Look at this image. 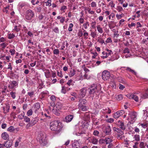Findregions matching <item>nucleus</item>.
I'll return each mask as SVG.
<instances>
[{
  "mask_svg": "<svg viewBox=\"0 0 148 148\" xmlns=\"http://www.w3.org/2000/svg\"><path fill=\"white\" fill-rule=\"evenodd\" d=\"M34 15V12L31 10L27 11L25 16L26 18L28 20H31Z\"/></svg>",
  "mask_w": 148,
  "mask_h": 148,
  "instance_id": "39448f33",
  "label": "nucleus"
},
{
  "mask_svg": "<svg viewBox=\"0 0 148 148\" xmlns=\"http://www.w3.org/2000/svg\"><path fill=\"white\" fill-rule=\"evenodd\" d=\"M75 70L73 69L72 70H71L69 74V76L72 77L75 74Z\"/></svg>",
  "mask_w": 148,
  "mask_h": 148,
  "instance_id": "e433bc0d",
  "label": "nucleus"
},
{
  "mask_svg": "<svg viewBox=\"0 0 148 148\" xmlns=\"http://www.w3.org/2000/svg\"><path fill=\"white\" fill-rule=\"evenodd\" d=\"M109 5H110L111 8H114L115 6V4L114 3L113 1H111L109 3Z\"/></svg>",
  "mask_w": 148,
  "mask_h": 148,
  "instance_id": "4d7b16f0",
  "label": "nucleus"
},
{
  "mask_svg": "<svg viewBox=\"0 0 148 148\" xmlns=\"http://www.w3.org/2000/svg\"><path fill=\"white\" fill-rule=\"evenodd\" d=\"M38 138L40 144L42 146H44L47 145L48 143L45 135L42 133L40 134Z\"/></svg>",
  "mask_w": 148,
  "mask_h": 148,
  "instance_id": "f03ea898",
  "label": "nucleus"
},
{
  "mask_svg": "<svg viewBox=\"0 0 148 148\" xmlns=\"http://www.w3.org/2000/svg\"><path fill=\"white\" fill-rule=\"evenodd\" d=\"M12 84H13L15 87L18 86V83L17 82L15 81H10Z\"/></svg>",
  "mask_w": 148,
  "mask_h": 148,
  "instance_id": "09e8293b",
  "label": "nucleus"
},
{
  "mask_svg": "<svg viewBox=\"0 0 148 148\" xmlns=\"http://www.w3.org/2000/svg\"><path fill=\"white\" fill-rule=\"evenodd\" d=\"M8 88L12 90L14 88L15 86L12 84L11 82H9V84L8 85Z\"/></svg>",
  "mask_w": 148,
  "mask_h": 148,
  "instance_id": "58836bf2",
  "label": "nucleus"
},
{
  "mask_svg": "<svg viewBox=\"0 0 148 148\" xmlns=\"http://www.w3.org/2000/svg\"><path fill=\"white\" fill-rule=\"evenodd\" d=\"M1 137L4 140H7L9 138V135L6 132H3L2 134Z\"/></svg>",
  "mask_w": 148,
  "mask_h": 148,
  "instance_id": "412c9836",
  "label": "nucleus"
},
{
  "mask_svg": "<svg viewBox=\"0 0 148 148\" xmlns=\"http://www.w3.org/2000/svg\"><path fill=\"white\" fill-rule=\"evenodd\" d=\"M142 97L144 99L148 98V89L147 91L143 95Z\"/></svg>",
  "mask_w": 148,
  "mask_h": 148,
  "instance_id": "79ce46f5",
  "label": "nucleus"
},
{
  "mask_svg": "<svg viewBox=\"0 0 148 148\" xmlns=\"http://www.w3.org/2000/svg\"><path fill=\"white\" fill-rule=\"evenodd\" d=\"M97 29L98 31L100 33L102 34L103 33L102 28L99 25L97 26Z\"/></svg>",
  "mask_w": 148,
  "mask_h": 148,
  "instance_id": "c85d7f7f",
  "label": "nucleus"
},
{
  "mask_svg": "<svg viewBox=\"0 0 148 148\" xmlns=\"http://www.w3.org/2000/svg\"><path fill=\"white\" fill-rule=\"evenodd\" d=\"M52 112L53 113L57 116H59L60 114L61 111L53 107L52 110Z\"/></svg>",
  "mask_w": 148,
  "mask_h": 148,
  "instance_id": "aec40b11",
  "label": "nucleus"
},
{
  "mask_svg": "<svg viewBox=\"0 0 148 148\" xmlns=\"http://www.w3.org/2000/svg\"><path fill=\"white\" fill-rule=\"evenodd\" d=\"M123 96L122 95L120 94L116 96V99L117 100L120 101L123 99Z\"/></svg>",
  "mask_w": 148,
  "mask_h": 148,
  "instance_id": "7c9ffc66",
  "label": "nucleus"
},
{
  "mask_svg": "<svg viewBox=\"0 0 148 148\" xmlns=\"http://www.w3.org/2000/svg\"><path fill=\"white\" fill-rule=\"evenodd\" d=\"M124 113L123 110L119 111L115 113L113 115V117L114 118L116 119L119 117L123 115Z\"/></svg>",
  "mask_w": 148,
  "mask_h": 148,
  "instance_id": "9b49d317",
  "label": "nucleus"
},
{
  "mask_svg": "<svg viewBox=\"0 0 148 148\" xmlns=\"http://www.w3.org/2000/svg\"><path fill=\"white\" fill-rule=\"evenodd\" d=\"M112 141V140L110 138H105V142L106 144L110 143Z\"/></svg>",
  "mask_w": 148,
  "mask_h": 148,
  "instance_id": "bb28decb",
  "label": "nucleus"
},
{
  "mask_svg": "<svg viewBox=\"0 0 148 148\" xmlns=\"http://www.w3.org/2000/svg\"><path fill=\"white\" fill-rule=\"evenodd\" d=\"M16 93L15 92L12 91L10 92V95H11V97H12V98L13 99H15L16 97Z\"/></svg>",
  "mask_w": 148,
  "mask_h": 148,
  "instance_id": "473e14b6",
  "label": "nucleus"
},
{
  "mask_svg": "<svg viewBox=\"0 0 148 148\" xmlns=\"http://www.w3.org/2000/svg\"><path fill=\"white\" fill-rule=\"evenodd\" d=\"M53 107L60 111L62 106L61 103L58 102L56 103L55 106Z\"/></svg>",
  "mask_w": 148,
  "mask_h": 148,
  "instance_id": "5701e85b",
  "label": "nucleus"
},
{
  "mask_svg": "<svg viewBox=\"0 0 148 148\" xmlns=\"http://www.w3.org/2000/svg\"><path fill=\"white\" fill-rule=\"evenodd\" d=\"M25 115L24 112H23V113H21L18 116V118L20 119H22L24 118Z\"/></svg>",
  "mask_w": 148,
  "mask_h": 148,
  "instance_id": "f704fd0d",
  "label": "nucleus"
},
{
  "mask_svg": "<svg viewBox=\"0 0 148 148\" xmlns=\"http://www.w3.org/2000/svg\"><path fill=\"white\" fill-rule=\"evenodd\" d=\"M89 141L92 143L96 145L98 142V139L94 136H92L89 138Z\"/></svg>",
  "mask_w": 148,
  "mask_h": 148,
  "instance_id": "ddd939ff",
  "label": "nucleus"
},
{
  "mask_svg": "<svg viewBox=\"0 0 148 148\" xmlns=\"http://www.w3.org/2000/svg\"><path fill=\"white\" fill-rule=\"evenodd\" d=\"M33 111L32 109H30L28 110L27 113V115L28 116H31L33 114Z\"/></svg>",
  "mask_w": 148,
  "mask_h": 148,
  "instance_id": "4c0bfd02",
  "label": "nucleus"
},
{
  "mask_svg": "<svg viewBox=\"0 0 148 148\" xmlns=\"http://www.w3.org/2000/svg\"><path fill=\"white\" fill-rule=\"evenodd\" d=\"M111 77L109 72L108 71L105 70L103 71L102 74V79L105 81L108 80Z\"/></svg>",
  "mask_w": 148,
  "mask_h": 148,
  "instance_id": "20e7f679",
  "label": "nucleus"
},
{
  "mask_svg": "<svg viewBox=\"0 0 148 148\" xmlns=\"http://www.w3.org/2000/svg\"><path fill=\"white\" fill-rule=\"evenodd\" d=\"M83 35V33L82 32L81 30L79 31L78 33V36L79 37H81Z\"/></svg>",
  "mask_w": 148,
  "mask_h": 148,
  "instance_id": "69168bd1",
  "label": "nucleus"
},
{
  "mask_svg": "<svg viewBox=\"0 0 148 148\" xmlns=\"http://www.w3.org/2000/svg\"><path fill=\"white\" fill-rule=\"evenodd\" d=\"M60 51L58 49H55L53 51V53L55 55H58L59 54Z\"/></svg>",
  "mask_w": 148,
  "mask_h": 148,
  "instance_id": "c03bdc74",
  "label": "nucleus"
},
{
  "mask_svg": "<svg viewBox=\"0 0 148 148\" xmlns=\"http://www.w3.org/2000/svg\"><path fill=\"white\" fill-rule=\"evenodd\" d=\"M97 90V86L96 84H93L91 86L89 91V94L93 95Z\"/></svg>",
  "mask_w": 148,
  "mask_h": 148,
  "instance_id": "9d476101",
  "label": "nucleus"
},
{
  "mask_svg": "<svg viewBox=\"0 0 148 148\" xmlns=\"http://www.w3.org/2000/svg\"><path fill=\"white\" fill-rule=\"evenodd\" d=\"M106 50L108 52V53H105L104 51H103L102 52V54L104 55L101 56V58L103 59L106 58L109 56H110L112 52V51L111 50H109L108 48L106 49Z\"/></svg>",
  "mask_w": 148,
  "mask_h": 148,
  "instance_id": "6e6552de",
  "label": "nucleus"
},
{
  "mask_svg": "<svg viewBox=\"0 0 148 148\" xmlns=\"http://www.w3.org/2000/svg\"><path fill=\"white\" fill-rule=\"evenodd\" d=\"M123 53H130L129 49L127 48H125L123 50Z\"/></svg>",
  "mask_w": 148,
  "mask_h": 148,
  "instance_id": "603ef678",
  "label": "nucleus"
},
{
  "mask_svg": "<svg viewBox=\"0 0 148 148\" xmlns=\"http://www.w3.org/2000/svg\"><path fill=\"white\" fill-rule=\"evenodd\" d=\"M99 134V132L98 131L96 130H94L93 132V134L94 135L97 136H98Z\"/></svg>",
  "mask_w": 148,
  "mask_h": 148,
  "instance_id": "5fc2aeb1",
  "label": "nucleus"
},
{
  "mask_svg": "<svg viewBox=\"0 0 148 148\" xmlns=\"http://www.w3.org/2000/svg\"><path fill=\"white\" fill-rule=\"evenodd\" d=\"M0 45L2 48H4L7 46V45L5 42L2 43L0 44Z\"/></svg>",
  "mask_w": 148,
  "mask_h": 148,
  "instance_id": "774afa93",
  "label": "nucleus"
},
{
  "mask_svg": "<svg viewBox=\"0 0 148 148\" xmlns=\"http://www.w3.org/2000/svg\"><path fill=\"white\" fill-rule=\"evenodd\" d=\"M136 114L135 112H133L131 116V119H132L134 120L135 118H136Z\"/></svg>",
  "mask_w": 148,
  "mask_h": 148,
  "instance_id": "3c124183",
  "label": "nucleus"
},
{
  "mask_svg": "<svg viewBox=\"0 0 148 148\" xmlns=\"http://www.w3.org/2000/svg\"><path fill=\"white\" fill-rule=\"evenodd\" d=\"M134 129L135 132L138 134H139L140 132V130L136 126L134 127Z\"/></svg>",
  "mask_w": 148,
  "mask_h": 148,
  "instance_id": "ea45409f",
  "label": "nucleus"
},
{
  "mask_svg": "<svg viewBox=\"0 0 148 148\" xmlns=\"http://www.w3.org/2000/svg\"><path fill=\"white\" fill-rule=\"evenodd\" d=\"M24 121L26 123H29L30 121V119L27 116H25L24 118Z\"/></svg>",
  "mask_w": 148,
  "mask_h": 148,
  "instance_id": "72a5a7b5",
  "label": "nucleus"
},
{
  "mask_svg": "<svg viewBox=\"0 0 148 148\" xmlns=\"http://www.w3.org/2000/svg\"><path fill=\"white\" fill-rule=\"evenodd\" d=\"M86 10L88 11L89 13L91 14H93L94 13V12L93 11L91 10V8H88L85 9Z\"/></svg>",
  "mask_w": 148,
  "mask_h": 148,
  "instance_id": "a18cd8bd",
  "label": "nucleus"
},
{
  "mask_svg": "<svg viewBox=\"0 0 148 148\" xmlns=\"http://www.w3.org/2000/svg\"><path fill=\"white\" fill-rule=\"evenodd\" d=\"M21 27V25H15L14 26V28L13 30H15L16 32H18L20 30Z\"/></svg>",
  "mask_w": 148,
  "mask_h": 148,
  "instance_id": "b1692460",
  "label": "nucleus"
},
{
  "mask_svg": "<svg viewBox=\"0 0 148 148\" xmlns=\"http://www.w3.org/2000/svg\"><path fill=\"white\" fill-rule=\"evenodd\" d=\"M2 108L3 112L4 114H6L9 111L10 106L8 103L5 104V105L2 107Z\"/></svg>",
  "mask_w": 148,
  "mask_h": 148,
  "instance_id": "f8f14e48",
  "label": "nucleus"
},
{
  "mask_svg": "<svg viewBox=\"0 0 148 148\" xmlns=\"http://www.w3.org/2000/svg\"><path fill=\"white\" fill-rule=\"evenodd\" d=\"M38 121L37 118H35L31 120L29 123L27 125V126L31 127L35 125Z\"/></svg>",
  "mask_w": 148,
  "mask_h": 148,
  "instance_id": "4468645a",
  "label": "nucleus"
},
{
  "mask_svg": "<svg viewBox=\"0 0 148 148\" xmlns=\"http://www.w3.org/2000/svg\"><path fill=\"white\" fill-rule=\"evenodd\" d=\"M86 128L85 127V125L84 124H83L81 125L80 126L79 128V134H82L84 133Z\"/></svg>",
  "mask_w": 148,
  "mask_h": 148,
  "instance_id": "dca6fc26",
  "label": "nucleus"
},
{
  "mask_svg": "<svg viewBox=\"0 0 148 148\" xmlns=\"http://www.w3.org/2000/svg\"><path fill=\"white\" fill-rule=\"evenodd\" d=\"M73 118V115H69L66 116L64 119V121L66 122H69L71 121Z\"/></svg>",
  "mask_w": 148,
  "mask_h": 148,
  "instance_id": "2eb2a0df",
  "label": "nucleus"
},
{
  "mask_svg": "<svg viewBox=\"0 0 148 148\" xmlns=\"http://www.w3.org/2000/svg\"><path fill=\"white\" fill-rule=\"evenodd\" d=\"M53 31L56 33H59V31L58 27H56L53 29Z\"/></svg>",
  "mask_w": 148,
  "mask_h": 148,
  "instance_id": "864d4df0",
  "label": "nucleus"
},
{
  "mask_svg": "<svg viewBox=\"0 0 148 148\" xmlns=\"http://www.w3.org/2000/svg\"><path fill=\"white\" fill-rule=\"evenodd\" d=\"M15 129L13 126H10L7 129V131L10 132H13L15 130Z\"/></svg>",
  "mask_w": 148,
  "mask_h": 148,
  "instance_id": "c756f323",
  "label": "nucleus"
},
{
  "mask_svg": "<svg viewBox=\"0 0 148 148\" xmlns=\"http://www.w3.org/2000/svg\"><path fill=\"white\" fill-rule=\"evenodd\" d=\"M9 5L5 7L3 10V11L4 12H5L6 13H7L8 12V10L9 9Z\"/></svg>",
  "mask_w": 148,
  "mask_h": 148,
  "instance_id": "37998d69",
  "label": "nucleus"
},
{
  "mask_svg": "<svg viewBox=\"0 0 148 148\" xmlns=\"http://www.w3.org/2000/svg\"><path fill=\"white\" fill-rule=\"evenodd\" d=\"M73 148H78L79 147V143L77 140H75L72 145Z\"/></svg>",
  "mask_w": 148,
  "mask_h": 148,
  "instance_id": "6ab92c4d",
  "label": "nucleus"
},
{
  "mask_svg": "<svg viewBox=\"0 0 148 148\" xmlns=\"http://www.w3.org/2000/svg\"><path fill=\"white\" fill-rule=\"evenodd\" d=\"M50 99L53 102H54L56 100L55 97L54 95H52L51 96Z\"/></svg>",
  "mask_w": 148,
  "mask_h": 148,
  "instance_id": "0e129e2a",
  "label": "nucleus"
},
{
  "mask_svg": "<svg viewBox=\"0 0 148 148\" xmlns=\"http://www.w3.org/2000/svg\"><path fill=\"white\" fill-rule=\"evenodd\" d=\"M112 42V40L110 37L108 38L106 41V42L107 43H111Z\"/></svg>",
  "mask_w": 148,
  "mask_h": 148,
  "instance_id": "338daca9",
  "label": "nucleus"
},
{
  "mask_svg": "<svg viewBox=\"0 0 148 148\" xmlns=\"http://www.w3.org/2000/svg\"><path fill=\"white\" fill-rule=\"evenodd\" d=\"M12 142L10 140L7 141L4 143V147H5L6 148L10 147L12 145Z\"/></svg>",
  "mask_w": 148,
  "mask_h": 148,
  "instance_id": "f3484780",
  "label": "nucleus"
},
{
  "mask_svg": "<svg viewBox=\"0 0 148 148\" xmlns=\"http://www.w3.org/2000/svg\"><path fill=\"white\" fill-rule=\"evenodd\" d=\"M117 80L120 83H125V82L123 80V78L121 77H118L117 78Z\"/></svg>",
  "mask_w": 148,
  "mask_h": 148,
  "instance_id": "2f4dec72",
  "label": "nucleus"
},
{
  "mask_svg": "<svg viewBox=\"0 0 148 148\" xmlns=\"http://www.w3.org/2000/svg\"><path fill=\"white\" fill-rule=\"evenodd\" d=\"M99 144H103L105 142V139H101L98 141Z\"/></svg>",
  "mask_w": 148,
  "mask_h": 148,
  "instance_id": "052dcab7",
  "label": "nucleus"
},
{
  "mask_svg": "<svg viewBox=\"0 0 148 148\" xmlns=\"http://www.w3.org/2000/svg\"><path fill=\"white\" fill-rule=\"evenodd\" d=\"M134 138L137 141H139L140 140L139 135L137 134L135 135L134 136Z\"/></svg>",
  "mask_w": 148,
  "mask_h": 148,
  "instance_id": "a19ab883",
  "label": "nucleus"
},
{
  "mask_svg": "<svg viewBox=\"0 0 148 148\" xmlns=\"http://www.w3.org/2000/svg\"><path fill=\"white\" fill-rule=\"evenodd\" d=\"M106 121L108 123H112L114 121V119L112 118H110L106 120Z\"/></svg>",
  "mask_w": 148,
  "mask_h": 148,
  "instance_id": "8fccbe9b",
  "label": "nucleus"
},
{
  "mask_svg": "<svg viewBox=\"0 0 148 148\" xmlns=\"http://www.w3.org/2000/svg\"><path fill=\"white\" fill-rule=\"evenodd\" d=\"M113 129L114 131L116 132L117 133H119L120 134H124V132L123 131H122L119 128H117L115 127H113Z\"/></svg>",
  "mask_w": 148,
  "mask_h": 148,
  "instance_id": "4be33fe9",
  "label": "nucleus"
},
{
  "mask_svg": "<svg viewBox=\"0 0 148 148\" xmlns=\"http://www.w3.org/2000/svg\"><path fill=\"white\" fill-rule=\"evenodd\" d=\"M78 108L79 110H82L83 111H87V107L86 106H84L83 104H78Z\"/></svg>",
  "mask_w": 148,
  "mask_h": 148,
  "instance_id": "a211bd4d",
  "label": "nucleus"
},
{
  "mask_svg": "<svg viewBox=\"0 0 148 148\" xmlns=\"http://www.w3.org/2000/svg\"><path fill=\"white\" fill-rule=\"evenodd\" d=\"M87 25H88V26H89V22L88 21L86 22V23H84L83 25V26L84 27L85 29H86L88 28Z\"/></svg>",
  "mask_w": 148,
  "mask_h": 148,
  "instance_id": "49530a36",
  "label": "nucleus"
},
{
  "mask_svg": "<svg viewBox=\"0 0 148 148\" xmlns=\"http://www.w3.org/2000/svg\"><path fill=\"white\" fill-rule=\"evenodd\" d=\"M79 104H82L84 105H85L87 101L85 99H79Z\"/></svg>",
  "mask_w": 148,
  "mask_h": 148,
  "instance_id": "a878e982",
  "label": "nucleus"
},
{
  "mask_svg": "<svg viewBox=\"0 0 148 148\" xmlns=\"http://www.w3.org/2000/svg\"><path fill=\"white\" fill-rule=\"evenodd\" d=\"M40 107V105L39 103H36L34 105V108L35 110V111H36L37 110H38Z\"/></svg>",
  "mask_w": 148,
  "mask_h": 148,
  "instance_id": "cd10ccee",
  "label": "nucleus"
},
{
  "mask_svg": "<svg viewBox=\"0 0 148 148\" xmlns=\"http://www.w3.org/2000/svg\"><path fill=\"white\" fill-rule=\"evenodd\" d=\"M127 97L130 99H133L136 102L138 101V98L136 95L133 94L129 93L126 95Z\"/></svg>",
  "mask_w": 148,
  "mask_h": 148,
  "instance_id": "423d86ee",
  "label": "nucleus"
},
{
  "mask_svg": "<svg viewBox=\"0 0 148 148\" xmlns=\"http://www.w3.org/2000/svg\"><path fill=\"white\" fill-rule=\"evenodd\" d=\"M116 124L122 130H125L126 128L123 122L120 120H119L116 122Z\"/></svg>",
  "mask_w": 148,
  "mask_h": 148,
  "instance_id": "0eeeda50",
  "label": "nucleus"
},
{
  "mask_svg": "<svg viewBox=\"0 0 148 148\" xmlns=\"http://www.w3.org/2000/svg\"><path fill=\"white\" fill-rule=\"evenodd\" d=\"M87 91V88L86 87H84L81 89L79 93V95L80 98L84 97L86 95Z\"/></svg>",
  "mask_w": 148,
  "mask_h": 148,
  "instance_id": "1a4fd4ad",
  "label": "nucleus"
},
{
  "mask_svg": "<svg viewBox=\"0 0 148 148\" xmlns=\"http://www.w3.org/2000/svg\"><path fill=\"white\" fill-rule=\"evenodd\" d=\"M91 6L92 7L95 8L96 7V5H97L96 3V2H95L94 1H92L91 3Z\"/></svg>",
  "mask_w": 148,
  "mask_h": 148,
  "instance_id": "e2e57ef3",
  "label": "nucleus"
},
{
  "mask_svg": "<svg viewBox=\"0 0 148 148\" xmlns=\"http://www.w3.org/2000/svg\"><path fill=\"white\" fill-rule=\"evenodd\" d=\"M103 132L105 135H110L111 134V130L110 126H104L102 128Z\"/></svg>",
  "mask_w": 148,
  "mask_h": 148,
  "instance_id": "7ed1b4c3",
  "label": "nucleus"
},
{
  "mask_svg": "<svg viewBox=\"0 0 148 148\" xmlns=\"http://www.w3.org/2000/svg\"><path fill=\"white\" fill-rule=\"evenodd\" d=\"M91 36L93 38H95L96 36V33L95 32H91Z\"/></svg>",
  "mask_w": 148,
  "mask_h": 148,
  "instance_id": "bf43d9fd",
  "label": "nucleus"
},
{
  "mask_svg": "<svg viewBox=\"0 0 148 148\" xmlns=\"http://www.w3.org/2000/svg\"><path fill=\"white\" fill-rule=\"evenodd\" d=\"M116 10L119 12H120L123 10L122 8L120 6H117Z\"/></svg>",
  "mask_w": 148,
  "mask_h": 148,
  "instance_id": "680f3d73",
  "label": "nucleus"
},
{
  "mask_svg": "<svg viewBox=\"0 0 148 148\" xmlns=\"http://www.w3.org/2000/svg\"><path fill=\"white\" fill-rule=\"evenodd\" d=\"M57 75L58 76L60 77H62L63 75L61 71H57Z\"/></svg>",
  "mask_w": 148,
  "mask_h": 148,
  "instance_id": "13d9d810",
  "label": "nucleus"
},
{
  "mask_svg": "<svg viewBox=\"0 0 148 148\" xmlns=\"http://www.w3.org/2000/svg\"><path fill=\"white\" fill-rule=\"evenodd\" d=\"M27 94L30 97H32L34 95V92L33 91H30L27 92Z\"/></svg>",
  "mask_w": 148,
  "mask_h": 148,
  "instance_id": "de8ad7c7",
  "label": "nucleus"
},
{
  "mask_svg": "<svg viewBox=\"0 0 148 148\" xmlns=\"http://www.w3.org/2000/svg\"><path fill=\"white\" fill-rule=\"evenodd\" d=\"M123 134H118L117 135V138L119 140H125V136L123 135Z\"/></svg>",
  "mask_w": 148,
  "mask_h": 148,
  "instance_id": "393cba45",
  "label": "nucleus"
},
{
  "mask_svg": "<svg viewBox=\"0 0 148 148\" xmlns=\"http://www.w3.org/2000/svg\"><path fill=\"white\" fill-rule=\"evenodd\" d=\"M63 125L59 121H52L50 124V129L52 131H55L57 133H59L61 131Z\"/></svg>",
  "mask_w": 148,
  "mask_h": 148,
  "instance_id": "f257e3e1",
  "label": "nucleus"
},
{
  "mask_svg": "<svg viewBox=\"0 0 148 148\" xmlns=\"http://www.w3.org/2000/svg\"><path fill=\"white\" fill-rule=\"evenodd\" d=\"M139 147L140 148H145V146L144 143L143 142H140L139 145Z\"/></svg>",
  "mask_w": 148,
  "mask_h": 148,
  "instance_id": "6e6d98bb",
  "label": "nucleus"
},
{
  "mask_svg": "<svg viewBox=\"0 0 148 148\" xmlns=\"http://www.w3.org/2000/svg\"><path fill=\"white\" fill-rule=\"evenodd\" d=\"M51 0H47V2H45V3H46V6H48L49 7H50L51 5Z\"/></svg>",
  "mask_w": 148,
  "mask_h": 148,
  "instance_id": "c9c22d12",
  "label": "nucleus"
}]
</instances>
